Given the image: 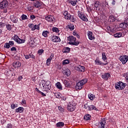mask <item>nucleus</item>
Wrapping results in <instances>:
<instances>
[{"instance_id":"e433bc0d","label":"nucleus","mask_w":128,"mask_h":128,"mask_svg":"<svg viewBox=\"0 0 128 128\" xmlns=\"http://www.w3.org/2000/svg\"><path fill=\"white\" fill-rule=\"evenodd\" d=\"M49 32L48 31H44L42 33V35L43 36H44V38H46L48 36V34Z\"/></svg>"},{"instance_id":"a19ab883","label":"nucleus","mask_w":128,"mask_h":128,"mask_svg":"<svg viewBox=\"0 0 128 128\" xmlns=\"http://www.w3.org/2000/svg\"><path fill=\"white\" fill-rule=\"evenodd\" d=\"M120 28H128L126 26V24L124 22L123 23H121L120 24Z\"/></svg>"},{"instance_id":"f704fd0d","label":"nucleus","mask_w":128,"mask_h":128,"mask_svg":"<svg viewBox=\"0 0 128 128\" xmlns=\"http://www.w3.org/2000/svg\"><path fill=\"white\" fill-rule=\"evenodd\" d=\"M64 18L65 20H70V18H72V15H70V14H68Z\"/></svg>"},{"instance_id":"b1692460","label":"nucleus","mask_w":128,"mask_h":128,"mask_svg":"<svg viewBox=\"0 0 128 128\" xmlns=\"http://www.w3.org/2000/svg\"><path fill=\"white\" fill-rule=\"evenodd\" d=\"M16 42H18V44H24V42H26V40L20 39V38H18V36Z\"/></svg>"},{"instance_id":"c03bdc74","label":"nucleus","mask_w":128,"mask_h":128,"mask_svg":"<svg viewBox=\"0 0 128 128\" xmlns=\"http://www.w3.org/2000/svg\"><path fill=\"white\" fill-rule=\"evenodd\" d=\"M100 2L96 1L95 2V4H94V6H95L96 10H97L98 8V6L100 4Z\"/></svg>"},{"instance_id":"5701e85b","label":"nucleus","mask_w":128,"mask_h":128,"mask_svg":"<svg viewBox=\"0 0 128 128\" xmlns=\"http://www.w3.org/2000/svg\"><path fill=\"white\" fill-rule=\"evenodd\" d=\"M70 52V48L68 47L64 48L62 50V52H64V54H68Z\"/></svg>"},{"instance_id":"37998d69","label":"nucleus","mask_w":128,"mask_h":128,"mask_svg":"<svg viewBox=\"0 0 128 128\" xmlns=\"http://www.w3.org/2000/svg\"><path fill=\"white\" fill-rule=\"evenodd\" d=\"M102 10V6L100 3L99 5L98 6V8H97V9H96V10Z\"/></svg>"},{"instance_id":"dca6fc26","label":"nucleus","mask_w":128,"mask_h":128,"mask_svg":"<svg viewBox=\"0 0 128 128\" xmlns=\"http://www.w3.org/2000/svg\"><path fill=\"white\" fill-rule=\"evenodd\" d=\"M24 56L26 60H28L29 58H34V60H36V56L32 53L29 54L24 55Z\"/></svg>"},{"instance_id":"774afa93","label":"nucleus","mask_w":128,"mask_h":128,"mask_svg":"<svg viewBox=\"0 0 128 128\" xmlns=\"http://www.w3.org/2000/svg\"><path fill=\"white\" fill-rule=\"evenodd\" d=\"M7 128H12V124H8L7 126Z\"/></svg>"},{"instance_id":"f03ea898","label":"nucleus","mask_w":128,"mask_h":128,"mask_svg":"<svg viewBox=\"0 0 128 128\" xmlns=\"http://www.w3.org/2000/svg\"><path fill=\"white\" fill-rule=\"evenodd\" d=\"M126 84L120 81L115 84V88L119 90H124V88H126Z\"/></svg>"},{"instance_id":"a211bd4d","label":"nucleus","mask_w":128,"mask_h":128,"mask_svg":"<svg viewBox=\"0 0 128 128\" xmlns=\"http://www.w3.org/2000/svg\"><path fill=\"white\" fill-rule=\"evenodd\" d=\"M63 74L65 76H70V70L69 69H66L63 70Z\"/></svg>"},{"instance_id":"4d7b16f0","label":"nucleus","mask_w":128,"mask_h":128,"mask_svg":"<svg viewBox=\"0 0 128 128\" xmlns=\"http://www.w3.org/2000/svg\"><path fill=\"white\" fill-rule=\"evenodd\" d=\"M4 26H5L4 23L0 22V28H4Z\"/></svg>"},{"instance_id":"49530a36","label":"nucleus","mask_w":128,"mask_h":128,"mask_svg":"<svg viewBox=\"0 0 128 128\" xmlns=\"http://www.w3.org/2000/svg\"><path fill=\"white\" fill-rule=\"evenodd\" d=\"M52 32H59L58 28L54 27L52 28Z\"/></svg>"},{"instance_id":"864d4df0","label":"nucleus","mask_w":128,"mask_h":128,"mask_svg":"<svg viewBox=\"0 0 128 128\" xmlns=\"http://www.w3.org/2000/svg\"><path fill=\"white\" fill-rule=\"evenodd\" d=\"M17 106H16V104H12L11 105V108H12V110H14V108H17Z\"/></svg>"},{"instance_id":"58836bf2","label":"nucleus","mask_w":128,"mask_h":128,"mask_svg":"<svg viewBox=\"0 0 128 128\" xmlns=\"http://www.w3.org/2000/svg\"><path fill=\"white\" fill-rule=\"evenodd\" d=\"M102 58L104 61L108 60V58H106V53H104V52H103L102 54Z\"/></svg>"},{"instance_id":"20e7f679","label":"nucleus","mask_w":128,"mask_h":128,"mask_svg":"<svg viewBox=\"0 0 128 128\" xmlns=\"http://www.w3.org/2000/svg\"><path fill=\"white\" fill-rule=\"evenodd\" d=\"M52 88V82L50 81H45V86L43 92H48L50 89Z\"/></svg>"},{"instance_id":"3c124183","label":"nucleus","mask_w":128,"mask_h":128,"mask_svg":"<svg viewBox=\"0 0 128 128\" xmlns=\"http://www.w3.org/2000/svg\"><path fill=\"white\" fill-rule=\"evenodd\" d=\"M4 46L6 48H10V46L8 43H6L4 44Z\"/></svg>"},{"instance_id":"a18cd8bd","label":"nucleus","mask_w":128,"mask_h":128,"mask_svg":"<svg viewBox=\"0 0 128 128\" xmlns=\"http://www.w3.org/2000/svg\"><path fill=\"white\" fill-rule=\"evenodd\" d=\"M44 50L41 49L39 50L38 52V54L39 56H42V54H44Z\"/></svg>"},{"instance_id":"ea45409f","label":"nucleus","mask_w":128,"mask_h":128,"mask_svg":"<svg viewBox=\"0 0 128 128\" xmlns=\"http://www.w3.org/2000/svg\"><path fill=\"white\" fill-rule=\"evenodd\" d=\"M122 36V34L120 32L116 33L114 34V38H121Z\"/></svg>"},{"instance_id":"a878e982","label":"nucleus","mask_w":128,"mask_h":128,"mask_svg":"<svg viewBox=\"0 0 128 128\" xmlns=\"http://www.w3.org/2000/svg\"><path fill=\"white\" fill-rule=\"evenodd\" d=\"M24 108L22 107H19L16 109V112H24Z\"/></svg>"},{"instance_id":"6ab92c4d","label":"nucleus","mask_w":128,"mask_h":128,"mask_svg":"<svg viewBox=\"0 0 128 128\" xmlns=\"http://www.w3.org/2000/svg\"><path fill=\"white\" fill-rule=\"evenodd\" d=\"M56 128H60L64 126V122H60L56 124Z\"/></svg>"},{"instance_id":"8fccbe9b","label":"nucleus","mask_w":128,"mask_h":128,"mask_svg":"<svg viewBox=\"0 0 128 128\" xmlns=\"http://www.w3.org/2000/svg\"><path fill=\"white\" fill-rule=\"evenodd\" d=\"M18 35H15L14 36L12 37V40H16H16H18Z\"/></svg>"},{"instance_id":"72a5a7b5","label":"nucleus","mask_w":128,"mask_h":128,"mask_svg":"<svg viewBox=\"0 0 128 128\" xmlns=\"http://www.w3.org/2000/svg\"><path fill=\"white\" fill-rule=\"evenodd\" d=\"M42 84V86L43 90H44V86H46V80H42V83H40V85Z\"/></svg>"},{"instance_id":"f257e3e1","label":"nucleus","mask_w":128,"mask_h":128,"mask_svg":"<svg viewBox=\"0 0 128 128\" xmlns=\"http://www.w3.org/2000/svg\"><path fill=\"white\" fill-rule=\"evenodd\" d=\"M68 40L69 44H72V46H78L80 44V42H76V38L74 36H70L68 37Z\"/></svg>"},{"instance_id":"423d86ee","label":"nucleus","mask_w":128,"mask_h":128,"mask_svg":"<svg viewBox=\"0 0 128 128\" xmlns=\"http://www.w3.org/2000/svg\"><path fill=\"white\" fill-rule=\"evenodd\" d=\"M119 60L122 62V64H126L128 62V56L126 55L122 56L119 58Z\"/></svg>"},{"instance_id":"9b49d317","label":"nucleus","mask_w":128,"mask_h":128,"mask_svg":"<svg viewBox=\"0 0 128 128\" xmlns=\"http://www.w3.org/2000/svg\"><path fill=\"white\" fill-rule=\"evenodd\" d=\"M52 42H60V38L58 36H54L52 38Z\"/></svg>"},{"instance_id":"2f4dec72","label":"nucleus","mask_w":128,"mask_h":128,"mask_svg":"<svg viewBox=\"0 0 128 128\" xmlns=\"http://www.w3.org/2000/svg\"><path fill=\"white\" fill-rule=\"evenodd\" d=\"M40 30V24H36L32 28V30Z\"/></svg>"},{"instance_id":"69168bd1","label":"nucleus","mask_w":128,"mask_h":128,"mask_svg":"<svg viewBox=\"0 0 128 128\" xmlns=\"http://www.w3.org/2000/svg\"><path fill=\"white\" fill-rule=\"evenodd\" d=\"M56 96L57 98H60V94H57Z\"/></svg>"},{"instance_id":"4c0bfd02","label":"nucleus","mask_w":128,"mask_h":128,"mask_svg":"<svg viewBox=\"0 0 128 128\" xmlns=\"http://www.w3.org/2000/svg\"><path fill=\"white\" fill-rule=\"evenodd\" d=\"M70 64V60H65L62 62L63 66H66V64Z\"/></svg>"},{"instance_id":"603ef678","label":"nucleus","mask_w":128,"mask_h":128,"mask_svg":"<svg viewBox=\"0 0 128 128\" xmlns=\"http://www.w3.org/2000/svg\"><path fill=\"white\" fill-rule=\"evenodd\" d=\"M8 44H9V45L10 46H14V41H10Z\"/></svg>"},{"instance_id":"f8f14e48","label":"nucleus","mask_w":128,"mask_h":128,"mask_svg":"<svg viewBox=\"0 0 128 128\" xmlns=\"http://www.w3.org/2000/svg\"><path fill=\"white\" fill-rule=\"evenodd\" d=\"M106 119H102V120L100 121L99 124V128H106Z\"/></svg>"},{"instance_id":"1a4fd4ad","label":"nucleus","mask_w":128,"mask_h":128,"mask_svg":"<svg viewBox=\"0 0 128 128\" xmlns=\"http://www.w3.org/2000/svg\"><path fill=\"white\" fill-rule=\"evenodd\" d=\"M42 2L40 0H36L34 2V6L35 8H40L42 6Z\"/></svg>"},{"instance_id":"ddd939ff","label":"nucleus","mask_w":128,"mask_h":128,"mask_svg":"<svg viewBox=\"0 0 128 128\" xmlns=\"http://www.w3.org/2000/svg\"><path fill=\"white\" fill-rule=\"evenodd\" d=\"M102 78H103V80H108V78H110V74L108 72L105 73L102 76Z\"/></svg>"},{"instance_id":"4be33fe9","label":"nucleus","mask_w":128,"mask_h":128,"mask_svg":"<svg viewBox=\"0 0 128 128\" xmlns=\"http://www.w3.org/2000/svg\"><path fill=\"white\" fill-rule=\"evenodd\" d=\"M10 20H11L14 22V24H16V22H18V18L16 17L15 16H10Z\"/></svg>"},{"instance_id":"de8ad7c7","label":"nucleus","mask_w":128,"mask_h":128,"mask_svg":"<svg viewBox=\"0 0 128 128\" xmlns=\"http://www.w3.org/2000/svg\"><path fill=\"white\" fill-rule=\"evenodd\" d=\"M95 62H96V64H100V66H102L103 64L100 60H95Z\"/></svg>"},{"instance_id":"680f3d73","label":"nucleus","mask_w":128,"mask_h":128,"mask_svg":"<svg viewBox=\"0 0 128 128\" xmlns=\"http://www.w3.org/2000/svg\"><path fill=\"white\" fill-rule=\"evenodd\" d=\"M28 26L29 28H34V24H29Z\"/></svg>"},{"instance_id":"c9c22d12","label":"nucleus","mask_w":128,"mask_h":128,"mask_svg":"<svg viewBox=\"0 0 128 128\" xmlns=\"http://www.w3.org/2000/svg\"><path fill=\"white\" fill-rule=\"evenodd\" d=\"M21 18L22 20H28V16L26 15L23 14L21 16Z\"/></svg>"},{"instance_id":"c85d7f7f","label":"nucleus","mask_w":128,"mask_h":128,"mask_svg":"<svg viewBox=\"0 0 128 128\" xmlns=\"http://www.w3.org/2000/svg\"><path fill=\"white\" fill-rule=\"evenodd\" d=\"M90 115L87 114L84 116V120H90Z\"/></svg>"},{"instance_id":"6e6552de","label":"nucleus","mask_w":128,"mask_h":128,"mask_svg":"<svg viewBox=\"0 0 128 128\" xmlns=\"http://www.w3.org/2000/svg\"><path fill=\"white\" fill-rule=\"evenodd\" d=\"M78 16L82 20H84V22H88V20L86 16L84 14H81L80 12H78Z\"/></svg>"},{"instance_id":"cd10ccee","label":"nucleus","mask_w":128,"mask_h":128,"mask_svg":"<svg viewBox=\"0 0 128 128\" xmlns=\"http://www.w3.org/2000/svg\"><path fill=\"white\" fill-rule=\"evenodd\" d=\"M88 98L90 100H94V99L95 98L96 96L92 94V93H90L88 94Z\"/></svg>"},{"instance_id":"79ce46f5","label":"nucleus","mask_w":128,"mask_h":128,"mask_svg":"<svg viewBox=\"0 0 128 128\" xmlns=\"http://www.w3.org/2000/svg\"><path fill=\"white\" fill-rule=\"evenodd\" d=\"M6 28L8 30H9V32H10V30H12V25H10V24H8L6 26Z\"/></svg>"},{"instance_id":"393cba45","label":"nucleus","mask_w":128,"mask_h":128,"mask_svg":"<svg viewBox=\"0 0 128 128\" xmlns=\"http://www.w3.org/2000/svg\"><path fill=\"white\" fill-rule=\"evenodd\" d=\"M88 110H98V108H96V107L94 105L89 106Z\"/></svg>"},{"instance_id":"0e129e2a","label":"nucleus","mask_w":128,"mask_h":128,"mask_svg":"<svg viewBox=\"0 0 128 128\" xmlns=\"http://www.w3.org/2000/svg\"><path fill=\"white\" fill-rule=\"evenodd\" d=\"M88 106H88V104H85L84 105V108H88Z\"/></svg>"},{"instance_id":"e2e57ef3","label":"nucleus","mask_w":128,"mask_h":128,"mask_svg":"<svg viewBox=\"0 0 128 128\" xmlns=\"http://www.w3.org/2000/svg\"><path fill=\"white\" fill-rule=\"evenodd\" d=\"M30 18L32 20H34V18H36V16H34V15L30 16Z\"/></svg>"},{"instance_id":"2eb2a0df","label":"nucleus","mask_w":128,"mask_h":128,"mask_svg":"<svg viewBox=\"0 0 128 128\" xmlns=\"http://www.w3.org/2000/svg\"><path fill=\"white\" fill-rule=\"evenodd\" d=\"M12 64L13 66L15 68H18L22 66V63L18 61L14 62Z\"/></svg>"},{"instance_id":"09e8293b","label":"nucleus","mask_w":128,"mask_h":128,"mask_svg":"<svg viewBox=\"0 0 128 128\" xmlns=\"http://www.w3.org/2000/svg\"><path fill=\"white\" fill-rule=\"evenodd\" d=\"M73 34H74V36H76V38H80V35H78V33H76V31H74V32H73Z\"/></svg>"},{"instance_id":"13d9d810","label":"nucleus","mask_w":128,"mask_h":128,"mask_svg":"<svg viewBox=\"0 0 128 128\" xmlns=\"http://www.w3.org/2000/svg\"><path fill=\"white\" fill-rule=\"evenodd\" d=\"M10 50L12 52H16V47H12Z\"/></svg>"},{"instance_id":"5fc2aeb1","label":"nucleus","mask_w":128,"mask_h":128,"mask_svg":"<svg viewBox=\"0 0 128 128\" xmlns=\"http://www.w3.org/2000/svg\"><path fill=\"white\" fill-rule=\"evenodd\" d=\"M124 24L128 27V18L124 21Z\"/></svg>"},{"instance_id":"412c9836","label":"nucleus","mask_w":128,"mask_h":128,"mask_svg":"<svg viewBox=\"0 0 128 128\" xmlns=\"http://www.w3.org/2000/svg\"><path fill=\"white\" fill-rule=\"evenodd\" d=\"M88 36L89 40H94V36H92V32H88Z\"/></svg>"},{"instance_id":"052dcab7","label":"nucleus","mask_w":128,"mask_h":128,"mask_svg":"<svg viewBox=\"0 0 128 128\" xmlns=\"http://www.w3.org/2000/svg\"><path fill=\"white\" fill-rule=\"evenodd\" d=\"M40 94L42 96H46V94L42 92L41 91L40 92Z\"/></svg>"},{"instance_id":"9d476101","label":"nucleus","mask_w":128,"mask_h":128,"mask_svg":"<svg viewBox=\"0 0 128 128\" xmlns=\"http://www.w3.org/2000/svg\"><path fill=\"white\" fill-rule=\"evenodd\" d=\"M76 70H78V72H85L86 70V68L84 66L78 65L76 67Z\"/></svg>"},{"instance_id":"bf43d9fd","label":"nucleus","mask_w":128,"mask_h":128,"mask_svg":"<svg viewBox=\"0 0 128 128\" xmlns=\"http://www.w3.org/2000/svg\"><path fill=\"white\" fill-rule=\"evenodd\" d=\"M68 14V11L64 12L63 13L64 17H65Z\"/></svg>"},{"instance_id":"c756f323","label":"nucleus","mask_w":128,"mask_h":128,"mask_svg":"<svg viewBox=\"0 0 128 128\" xmlns=\"http://www.w3.org/2000/svg\"><path fill=\"white\" fill-rule=\"evenodd\" d=\"M66 28H69L70 30H74V26L72 24L68 25Z\"/></svg>"},{"instance_id":"7c9ffc66","label":"nucleus","mask_w":128,"mask_h":128,"mask_svg":"<svg viewBox=\"0 0 128 128\" xmlns=\"http://www.w3.org/2000/svg\"><path fill=\"white\" fill-rule=\"evenodd\" d=\"M110 22H116V16H114V15H110Z\"/></svg>"},{"instance_id":"7ed1b4c3","label":"nucleus","mask_w":128,"mask_h":128,"mask_svg":"<svg viewBox=\"0 0 128 128\" xmlns=\"http://www.w3.org/2000/svg\"><path fill=\"white\" fill-rule=\"evenodd\" d=\"M88 82V79H83L78 82L76 84V86L78 90H82L84 86V84H86Z\"/></svg>"},{"instance_id":"aec40b11","label":"nucleus","mask_w":128,"mask_h":128,"mask_svg":"<svg viewBox=\"0 0 128 128\" xmlns=\"http://www.w3.org/2000/svg\"><path fill=\"white\" fill-rule=\"evenodd\" d=\"M56 86L58 90H62V84H60V82H58L57 83H56Z\"/></svg>"},{"instance_id":"473e14b6","label":"nucleus","mask_w":128,"mask_h":128,"mask_svg":"<svg viewBox=\"0 0 128 128\" xmlns=\"http://www.w3.org/2000/svg\"><path fill=\"white\" fill-rule=\"evenodd\" d=\"M50 62H52V57H50L49 58H48L47 59L46 64H47V66H50Z\"/></svg>"},{"instance_id":"338daca9","label":"nucleus","mask_w":128,"mask_h":128,"mask_svg":"<svg viewBox=\"0 0 128 128\" xmlns=\"http://www.w3.org/2000/svg\"><path fill=\"white\" fill-rule=\"evenodd\" d=\"M22 80V76H20L18 78V80H19V82H20V80Z\"/></svg>"},{"instance_id":"39448f33","label":"nucleus","mask_w":128,"mask_h":128,"mask_svg":"<svg viewBox=\"0 0 128 128\" xmlns=\"http://www.w3.org/2000/svg\"><path fill=\"white\" fill-rule=\"evenodd\" d=\"M76 104L69 103L67 106L66 108L68 112H74L76 110Z\"/></svg>"},{"instance_id":"4468645a","label":"nucleus","mask_w":128,"mask_h":128,"mask_svg":"<svg viewBox=\"0 0 128 128\" xmlns=\"http://www.w3.org/2000/svg\"><path fill=\"white\" fill-rule=\"evenodd\" d=\"M54 19V16L51 15H48L45 17V20H47V22H52Z\"/></svg>"},{"instance_id":"f3484780","label":"nucleus","mask_w":128,"mask_h":128,"mask_svg":"<svg viewBox=\"0 0 128 128\" xmlns=\"http://www.w3.org/2000/svg\"><path fill=\"white\" fill-rule=\"evenodd\" d=\"M64 84L66 88H70L72 84H70V82L68 81V80H64Z\"/></svg>"},{"instance_id":"0eeeda50","label":"nucleus","mask_w":128,"mask_h":128,"mask_svg":"<svg viewBox=\"0 0 128 128\" xmlns=\"http://www.w3.org/2000/svg\"><path fill=\"white\" fill-rule=\"evenodd\" d=\"M8 2L6 0H4L1 2H0V8L2 10L8 8Z\"/></svg>"},{"instance_id":"bb28decb","label":"nucleus","mask_w":128,"mask_h":128,"mask_svg":"<svg viewBox=\"0 0 128 128\" xmlns=\"http://www.w3.org/2000/svg\"><path fill=\"white\" fill-rule=\"evenodd\" d=\"M69 2L71 4L72 6H75L78 2V0H69Z\"/></svg>"},{"instance_id":"6e6d98bb","label":"nucleus","mask_w":128,"mask_h":128,"mask_svg":"<svg viewBox=\"0 0 128 128\" xmlns=\"http://www.w3.org/2000/svg\"><path fill=\"white\" fill-rule=\"evenodd\" d=\"M70 20H71V22H74V20H76L74 17V16H71Z\"/></svg>"}]
</instances>
